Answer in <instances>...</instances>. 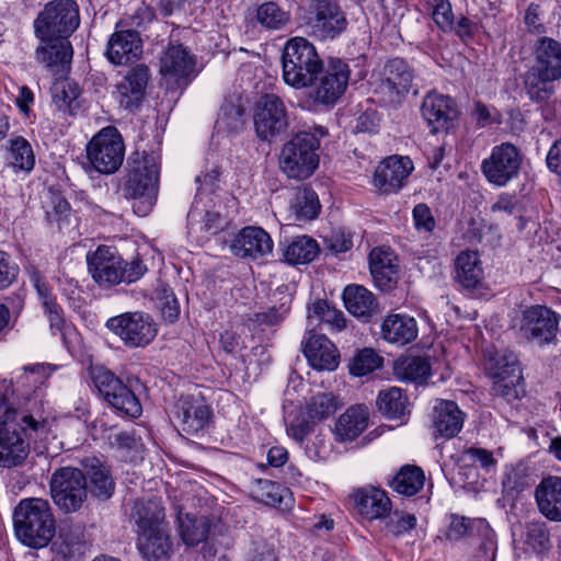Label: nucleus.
Wrapping results in <instances>:
<instances>
[{
  "instance_id": "f257e3e1",
  "label": "nucleus",
  "mask_w": 561,
  "mask_h": 561,
  "mask_svg": "<svg viewBox=\"0 0 561 561\" xmlns=\"http://www.w3.org/2000/svg\"><path fill=\"white\" fill-rule=\"evenodd\" d=\"M130 522L136 534V545L140 554L148 561H159L169 557L171 541L165 508L160 497H142L134 501Z\"/></svg>"
},
{
  "instance_id": "f03ea898",
  "label": "nucleus",
  "mask_w": 561,
  "mask_h": 561,
  "mask_svg": "<svg viewBox=\"0 0 561 561\" xmlns=\"http://www.w3.org/2000/svg\"><path fill=\"white\" fill-rule=\"evenodd\" d=\"M48 432L46 421L5 408L0 415V467H19L26 460L30 446L26 439H42Z\"/></svg>"
},
{
  "instance_id": "7ed1b4c3",
  "label": "nucleus",
  "mask_w": 561,
  "mask_h": 561,
  "mask_svg": "<svg viewBox=\"0 0 561 561\" xmlns=\"http://www.w3.org/2000/svg\"><path fill=\"white\" fill-rule=\"evenodd\" d=\"M160 156L142 152L128 158L127 175L123 185L126 198L134 199L133 209L138 216H147L154 206L159 191Z\"/></svg>"
},
{
  "instance_id": "20e7f679",
  "label": "nucleus",
  "mask_w": 561,
  "mask_h": 561,
  "mask_svg": "<svg viewBox=\"0 0 561 561\" xmlns=\"http://www.w3.org/2000/svg\"><path fill=\"white\" fill-rule=\"evenodd\" d=\"M13 525L16 538L26 547H46L56 534V520L47 500L23 499L13 511Z\"/></svg>"
},
{
  "instance_id": "39448f33",
  "label": "nucleus",
  "mask_w": 561,
  "mask_h": 561,
  "mask_svg": "<svg viewBox=\"0 0 561 561\" xmlns=\"http://www.w3.org/2000/svg\"><path fill=\"white\" fill-rule=\"evenodd\" d=\"M534 56L524 85L530 100L543 102L554 93V82L561 80V43L543 36L537 41Z\"/></svg>"
},
{
  "instance_id": "423d86ee",
  "label": "nucleus",
  "mask_w": 561,
  "mask_h": 561,
  "mask_svg": "<svg viewBox=\"0 0 561 561\" xmlns=\"http://www.w3.org/2000/svg\"><path fill=\"white\" fill-rule=\"evenodd\" d=\"M327 135L328 129L322 126L297 133L282 148L279 156L282 171L289 179L295 180H305L311 176L319 165L317 151L320 147V138Z\"/></svg>"
},
{
  "instance_id": "0eeeda50",
  "label": "nucleus",
  "mask_w": 561,
  "mask_h": 561,
  "mask_svg": "<svg viewBox=\"0 0 561 561\" xmlns=\"http://www.w3.org/2000/svg\"><path fill=\"white\" fill-rule=\"evenodd\" d=\"M87 262L93 280L104 288L134 283L147 272L139 257L127 262L115 248L107 245H99L93 253L88 254Z\"/></svg>"
},
{
  "instance_id": "6e6552de",
  "label": "nucleus",
  "mask_w": 561,
  "mask_h": 561,
  "mask_svg": "<svg viewBox=\"0 0 561 561\" xmlns=\"http://www.w3.org/2000/svg\"><path fill=\"white\" fill-rule=\"evenodd\" d=\"M322 68L323 61L308 39L297 36L286 42L282 53V71L286 84L295 89L309 87Z\"/></svg>"
},
{
  "instance_id": "1a4fd4ad",
  "label": "nucleus",
  "mask_w": 561,
  "mask_h": 561,
  "mask_svg": "<svg viewBox=\"0 0 561 561\" xmlns=\"http://www.w3.org/2000/svg\"><path fill=\"white\" fill-rule=\"evenodd\" d=\"M79 23V7L76 1L54 0L44 7L34 21L35 35L39 41L56 36L69 38Z\"/></svg>"
},
{
  "instance_id": "9d476101",
  "label": "nucleus",
  "mask_w": 561,
  "mask_h": 561,
  "mask_svg": "<svg viewBox=\"0 0 561 561\" xmlns=\"http://www.w3.org/2000/svg\"><path fill=\"white\" fill-rule=\"evenodd\" d=\"M91 380L100 396L118 413L128 417H139L142 407L136 394L104 366L90 368Z\"/></svg>"
},
{
  "instance_id": "9b49d317",
  "label": "nucleus",
  "mask_w": 561,
  "mask_h": 561,
  "mask_svg": "<svg viewBox=\"0 0 561 561\" xmlns=\"http://www.w3.org/2000/svg\"><path fill=\"white\" fill-rule=\"evenodd\" d=\"M54 503L65 513L79 511L88 499L87 478L78 468L57 469L49 481Z\"/></svg>"
},
{
  "instance_id": "f8f14e48",
  "label": "nucleus",
  "mask_w": 561,
  "mask_h": 561,
  "mask_svg": "<svg viewBox=\"0 0 561 561\" xmlns=\"http://www.w3.org/2000/svg\"><path fill=\"white\" fill-rule=\"evenodd\" d=\"M347 20L339 0H309L307 33L328 41L340 36L347 27Z\"/></svg>"
},
{
  "instance_id": "ddd939ff",
  "label": "nucleus",
  "mask_w": 561,
  "mask_h": 561,
  "mask_svg": "<svg viewBox=\"0 0 561 561\" xmlns=\"http://www.w3.org/2000/svg\"><path fill=\"white\" fill-rule=\"evenodd\" d=\"M492 379V393L512 402L519 399L525 390L518 359L514 353L496 354L486 363Z\"/></svg>"
},
{
  "instance_id": "4468645a",
  "label": "nucleus",
  "mask_w": 561,
  "mask_h": 561,
  "mask_svg": "<svg viewBox=\"0 0 561 561\" xmlns=\"http://www.w3.org/2000/svg\"><path fill=\"white\" fill-rule=\"evenodd\" d=\"M351 69L344 60L330 58L310 84L309 99L318 105L332 106L344 94Z\"/></svg>"
},
{
  "instance_id": "2eb2a0df",
  "label": "nucleus",
  "mask_w": 561,
  "mask_h": 561,
  "mask_svg": "<svg viewBox=\"0 0 561 561\" xmlns=\"http://www.w3.org/2000/svg\"><path fill=\"white\" fill-rule=\"evenodd\" d=\"M125 147L115 127H105L87 146V157L100 173L112 174L123 163Z\"/></svg>"
},
{
  "instance_id": "dca6fc26",
  "label": "nucleus",
  "mask_w": 561,
  "mask_h": 561,
  "mask_svg": "<svg viewBox=\"0 0 561 561\" xmlns=\"http://www.w3.org/2000/svg\"><path fill=\"white\" fill-rule=\"evenodd\" d=\"M523 164L522 151L512 142L494 146L481 162V172L495 186H505L519 176Z\"/></svg>"
},
{
  "instance_id": "f3484780",
  "label": "nucleus",
  "mask_w": 561,
  "mask_h": 561,
  "mask_svg": "<svg viewBox=\"0 0 561 561\" xmlns=\"http://www.w3.org/2000/svg\"><path fill=\"white\" fill-rule=\"evenodd\" d=\"M106 328L117 335L127 347H145L157 335V327L152 318L144 312H126L112 317Z\"/></svg>"
},
{
  "instance_id": "a211bd4d",
  "label": "nucleus",
  "mask_w": 561,
  "mask_h": 561,
  "mask_svg": "<svg viewBox=\"0 0 561 561\" xmlns=\"http://www.w3.org/2000/svg\"><path fill=\"white\" fill-rule=\"evenodd\" d=\"M254 127L257 137L270 140L288 127V114L284 101L274 93L260 98L254 112Z\"/></svg>"
},
{
  "instance_id": "6ab92c4d",
  "label": "nucleus",
  "mask_w": 561,
  "mask_h": 561,
  "mask_svg": "<svg viewBox=\"0 0 561 561\" xmlns=\"http://www.w3.org/2000/svg\"><path fill=\"white\" fill-rule=\"evenodd\" d=\"M421 114L432 134H447L456 127L460 112L453 98L430 92L423 99Z\"/></svg>"
},
{
  "instance_id": "aec40b11",
  "label": "nucleus",
  "mask_w": 561,
  "mask_h": 561,
  "mask_svg": "<svg viewBox=\"0 0 561 561\" xmlns=\"http://www.w3.org/2000/svg\"><path fill=\"white\" fill-rule=\"evenodd\" d=\"M560 316L552 309L535 305L523 312L520 332L538 345L552 343L559 330Z\"/></svg>"
},
{
  "instance_id": "412c9836",
  "label": "nucleus",
  "mask_w": 561,
  "mask_h": 561,
  "mask_svg": "<svg viewBox=\"0 0 561 561\" xmlns=\"http://www.w3.org/2000/svg\"><path fill=\"white\" fill-rule=\"evenodd\" d=\"M413 168V162L409 157H388L377 167L374 184L381 193H397L407 182Z\"/></svg>"
},
{
  "instance_id": "4be33fe9",
  "label": "nucleus",
  "mask_w": 561,
  "mask_h": 561,
  "mask_svg": "<svg viewBox=\"0 0 561 561\" xmlns=\"http://www.w3.org/2000/svg\"><path fill=\"white\" fill-rule=\"evenodd\" d=\"M175 415L188 435L203 431L210 422L211 409L202 396H182L175 404Z\"/></svg>"
},
{
  "instance_id": "5701e85b",
  "label": "nucleus",
  "mask_w": 561,
  "mask_h": 561,
  "mask_svg": "<svg viewBox=\"0 0 561 561\" xmlns=\"http://www.w3.org/2000/svg\"><path fill=\"white\" fill-rule=\"evenodd\" d=\"M150 78L149 68L144 65H137L131 68L124 77L123 81L116 85V99L122 107L129 112L139 108Z\"/></svg>"
},
{
  "instance_id": "b1692460",
  "label": "nucleus",
  "mask_w": 561,
  "mask_h": 561,
  "mask_svg": "<svg viewBox=\"0 0 561 561\" xmlns=\"http://www.w3.org/2000/svg\"><path fill=\"white\" fill-rule=\"evenodd\" d=\"M414 78V70L401 58L390 59L383 68V79L379 84L381 93L388 95L389 102H398L409 92Z\"/></svg>"
},
{
  "instance_id": "393cba45",
  "label": "nucleus",
  "mask_w": 561,
  "mask_h": 561,
  "mask_svg": "<svg viewBox=\"0 0 561 561\" xmlns=\"http://www.w3.org/2000/svg\"><path fill=\"white\" fill-rule=\"evenodd\" d=\"M455 280L470 296L484 288V275L479 254L476 251H461L455 260Z\"/></svg>"
},
{
  "instance_id": "a878e982",
  "label": "nucleus",
  "mask_w": 561,
  "mask_h": 561,
  "mask_svg": "<svg viewBox=\"0 0 561 561\" xmlns=\"http://www.w3.org/2000/svg\"><path fill=\"white\" fill-rule=\"evenodd\" d=\"M142 54V42L135 30H119L114 32L106 48V57L113 65H127L136 61Z\"/></svg>"
},
{
  "instance_id": "bb28decb",
  "label": "nucleus",
  "mask_w": 561,
  "mask_h": 561,
  "mask_svg": "<svg viewBox=\"0 0 561 561\" xmlns=\"http://www.w3.org/2000/svg\"><path fill=\"white\" fill-rule=\"evenodd\" d=\"M230 250L242 259H259L272 252L273 241L262 228L245 227L234 237Z\"/></svg>"
},
{
  "instance_id": "cd10ccee",
  "label": "nucleus",
  "mask_w": 561,
  "mask_h": 561,
  "mask_svg": "<svg viewBox=\"0 0 561 561\" xmlns=\"http://www.w3.org/2000/svg\"><path fill=\"white\" fill-rule=\"evenodd\" d=\"M302 351L309 364L318 370H334L339 365V354L334 344L323 334L309 332Z\"/></svg>"
},
{
  "instance_id": "c85d7f7f",
  "label": "nucleus",
  "mask_w": 561,
  "mask_h": 561,
  "mask_svg": "<svg viewBox=\"0 0 561 561\" xmlns=\"http://www.w3.org/2000/svg\"><path fill=\"white\" fill-rule=\"evenodd\" d=\"M88 493L100 501H106L114 494L115 482L107 466L96 457H85L82 460Z\"/></svg>"
},
{
  "instance_id": "c756f323",
  "label": "nucleus",
  "mask_w": 561,
  "mask_h": 561,
  "mask_svg": "<svg viewBox=\"0 0 561 561\" xmlns=\"http://www.w3.org/2000/svg\"><path fill=\"white\" fill-rule=\"evenodd\" d=\"M369 270L376 286L382 291H390L397 285L399 266L391 252L374 249L369 254Z\"/></svg>"
},
{
  "instance_id": "7c9ffc66",
  "label": "nucleus",
  "mask_w": 561,
  "mask_h": 561,
  "mask_svg": "<svg viewBox=\"0 0 561 561\" xmlns=\"http://www.w3.org/2000/svg\"><path fill=\"white\" fill-rule=\"evenodd\" d=\"M343 301L346 310L364 322H369L380 313L375 295L362 285H347L343 291Z\"/></svg>"
},
{
  "instance_id": "2f4dec72",
  "label": "nucleus",
  "mask_w": 561,
  "mask_h": 561,
  "mask_svg": "<svg viewBox=\"0 0 561 561\" xmlns=\"http://www.w3.org/2000/svg\"><path fill=\"white\" fill-rule=\"evenodd\" d=\"M358 514L368 520L383 518L391 511V501L387 493L377 488H363L352 495Z\"/></svg>"
},
{
  "instance_id": "473e14b6",
  "label": "nucleus",
  "mask_w": 561,
  "mask_h": 561,
  "mask_svg": "<svg viewBox=\"0 0 561 561\" xmlns=\"http://www.w3.org/2000/svg\"><path fill=\"white\" fill-rule=\"evenodd\" d=\"M539 512L551 522H561V477L543 478L535 489Z\"/></svg>"
},
{
  "instance_id": "72a5a7b5",
  "label": "nucleus",
  "mask_w": 561,
  "mask_h": 561,
  "mask_svg": "<svg viewBox=\"0 0 561 561\" xmlns=\"http://www.w3.org/2000/svg\"><path fill=\"white\" fill-rule=\"evenodd\" d=\"M42 42L44 45L35 50V58L39 64L56 72L71 64L73 50L68 38L56 36Z\"/></svg>"
},
{
  "instance_id": "f704fd0d",
  "label": "nucleus",
  "mask_w": 561,
  "mask_h": 561,
  "mask_svg": "<svg viewBox=\"0 0 561 561\" xmlns=\"http://www.w3.org/2000/svg\"><path fill=\"white\" fill-rule=\"evenodd\" d=\"M380 333L381 337L389 343L405 345L417 337L419 329L413 317L391 313L383 319Z\"/></svg>"
},
{
  "instance_id": "c9c22d12",
  "label": "nucleus",
  "mask_w": 561,
  "mask_h": 561,
  "mask_svg": "<svg viewBox=\"0 0 561 561\" xmlns=\"http://www.w3.org/2000/svg\"><path fill=\"white\" fill-rule=\"evenodd\" d=\"M195 58L182 45H169L160 59V72L176 79L187 78L194 73Z\"/></svg>"
},
{
  "instance_id": "e433bc0d",
  "label": "nucleus",
  "mask_w": 561,
  "mask_h": 561,
  "mask_svg": "<svg viewBox=\"0 0 561 561\" xmlns=\"http://www.w3.org/2000/svg\"><path fill=\"white\" fill-rule=\"evenodd\" d=\"M463 413L454 401L440 400L434 410V427L444 438L455 437L463 425Z\"/></svg>"
},
{
  "instance_id": "4c0bfd02",
  "label": "nucleus",
  "mask_w": 561,
  "mask_h": 561,
  "mask_svg": "<svg viewBox=\"0 0 561 561\" xmlns=\"http://www.w3.org/2000/svg\"><path fill=\"white\" fill-rule=\"evenodd\" d=\"M368 425L367 409L362 405L348 408L340 415L334 433L340 442L354 440Z\"/></svg>"
},
{
  "instance_id": "58836bf2",
  "label": "nucleus",
  "mask_w": 561,
  "mask_h": 561,
  "mask_svg": "<svg viewBox=\"0 0 561 561\" xmlns=\"http://www.w3.org/2000/svg\"><path fill=\"white\" fill-rule=\"evenodd\" d=\"M394 376L402 381L421 383L431 375V364L422 356H400L393 365Z\"/></svg>"
},
{
  "instance_id": "ea45409f",
  "label": "nucleus",
  "mask_w": 561,
  "mask_h": 561,
  "mask_svg": "<svg viewBox=\"0 0 561 561\" xmlns=\"http://www.w3.org/2000/svg\"><path fill=\"white\" fill-rule=\"evenodd\" d=\"M178 522L180 536L185 545L194 547L207 539L210 531L208 517L179 513Z\"/></svg>"
},
{
  "instance_id": "a19ab883",
  "label": "nucleus",
  "mask_w": 561,
  "mask_h": 561,
  "mask_svg": "<svg viewBox=\"0 0 561 561\" xmlns=\"http://www.w3.org/2000/svg\"><path fill=\"white\" fill-rule=\"evenodd\" d=\"M425 482V474L422 468L415 465H404L390 480V488L404 496H413L419 493Z\"/></svg>"
},
{
  "instance_id": "79ce46f5",
  "label": "nucleus",
  "mask_w": 561,
  "mask_h": 561,
  "mask_svg": "<svg viewBox=\"0 0 561 561\" xmlns=\"http://www.w3.org/2000/svg\"><path fill=\"white\" fill-rule=\"evenodd\" d=\"M317 241L308 236L293 238L283 249L285 262L290 265L308 264L319 254Z\"/></svg>"
},
{
  "instance_id": "37998d69",
  "label": "nucleus",
  "mask_w": 561,
  "mask_h": 561,
  "mask_svg": "<svg viewBox=\"0 0 561 561\" xmlns=\"http://www.w3.org/2000/svg\"><path fill=\"white\" fill-rule=\"evenodd\" d=\"M7 163L16 171L30 172L35 165V154L31 144L22 136L10 139Z\"/></svg>"
},
{
  "instance_id": "c03bdc74",
  "label": "nucleus",
  "mask_w": 561,
  "mask_h": 561,
  "mask_svg": "<svg viewBox=\"0 0 561 561\" xmlns=\"http://www.w3.org/2000/svg\"><path fill=\"white\" fill-rule=\"evenodd\" d=\"M243 115L244 108L238 99L226 100L220 107V113L215 123V128L219 133H237L243 127Z\"/></svg>"
},
{
  "instance_id": "a18cd8bd",
  "label": "nucleus",
  "mask_w": 561,
  "mask_h": 561,
  "mask_svg": "<svg viewBox=\"0 0 561 561\" xmlns=\"http://www.w3.org/2000/svg\"><path fill=\"white\" fill-rule=\"evenodd\" d=\"M53 102L59 111L73 115L79 104L80 90L76 82L59 81L51 88Z\"/></svg>"
},
{
  "instance_id": "49530a36",
  "label": "nucleus",
  "mask_w": 561,
  "mask_h": 561,
  "mask_svg": "<svg viewBox=\"0 0 561 561\" xmlns=\"http://www.w3.org/2000/svg\"><path fill=\"white\" fill-rule=\"evenodd\" d=\"M291 209L298 220H311L320 210L317 193L310 187L299 190L291 201Z\"/></svg>"
},
{
  "instance_id": "de8ad7c7",
  "label": "nucleus",
  "mask_w": 561,
  "mask_h": 561,
  "mask_svg": "<svg viewBox=\"0 0 561 561\" xmlns=\"http://www.w3.org/2000/svg\"><path fill=\"white\" fill-rule=\"evenodd\" d=\"M377 405L388 419H398L404 414L407 397L403 396L400 388L391 387L379 392Z\"/></svg>"
},
{
  "instance_id": "09e8293b",
  "label": "nucleus",
  "mask_w": 561,
  "mask_h": 561,
  "mask_svg": "<svg viewBox=\"0 0 561 561\" xmlns=\"http://www.w3.org/2000/svg\"><path fill=\"white\" fill-rule=\"evenodd\" d=\"M256 21L267 30H279L289 21V14L275 2H265L256 9Z\"/></svg>"
},
{
  "instance_id": "8fccbe9b",
  "label": "nucleus",
  "mask_w": 561,
  "mask_h": 561,
  "mask_svg": "<svg viewBox=\"0 0 561 561\" xmlns=\"http://www.w3.org/2000/svg\"><path fill=\"white\" fill-rule=\"evenodd\" d=\"M306 410L308 419L312 421L328 419L337 410L336 397L332 393H318L311 397Z\"/></svg>"
},
{
  "instance_id": "3c124183",
  "label": "nucleus",
  "mask_w": 561,
  "mask_h": 561,
  "mask_svg": "<svg viewBox=\"0 0 561 561\" xmlns=\"http://www.w3.org/2000/svg\"><path fill=\"white\" fill-rule=\"evenodd\" d=\"M381 365L382 357L373 348H363L355 354L350 365V371L354 376H365L381 367Z\"/></svg>"
},
{
  "instance_id": "603ef678",
  "label": "nucleus",
  "mask_w": 561,
  "mask_h": 561,
  "mask_svg": "<svg viewBox=\"0 0 561 561\" xmlns=\"http://www.w3.org/2000/svg\"><path fill=\"white\" fill-rule=\"evenodd\" d=\"M526 543L537 552L547 551L550 548V535L542 522H531L526 526Z\"/></svg>"
},
{
  "instance_id": "864d4df0",
  "label": "nucleus",
  "mask_w": 561,
  "mask_h": 561,
  "mask_svg": "<svg viewBox=\"0 0 561 561\" xmlns=\"http://www.w3.org/2000/svg\"><path fill=\"white\" fill-rule=\"evenodd\" d=\"M278 307L268 308L266 311L255 313L254 321L264 325H276L288 314L291 305V296L285 295Z\"/></svg>"
},
{
  "instance_id": "5fc2aeb1",
  "label": "nucleus",
  "mask_w": 561,
  "mask_h": 561,
  "mask_svg": "<svg viewBox=\"0 0 561 561\" xmlns=\"http://www.w3.org/2000/svg\"><path fill=\"white\" fill-rule=\"evenodd\" d=\"M477 527L479 530L483 531V540L479 546L476 561H495L497 549L495 534L490 529L489 525L482 520L477 523Z\"/></svg>"
},
{
  "instance_id": "6e6d98bb",
  "label": "nucleus",
  "mask_w": 561,
  "mask_h": 561,
  "mask_svg": "<svg viewBox=\"0 0 561 561\" xmlns=\"http://www.w3.org/2000/svg\"><path fill=\"white\" fill-rule=\"evenodd\" d=\"M433 20L438 28L445 33L451 32L454 27V13L449 0H432Z\"/></svg>"
},
{
  "instance_id": "4d7b16f0",
  "label": "nucleus",
  "mask_w": 561,
  "mask_h": 561,
  "mask_svg": "<svg viewBox=\"0 0 561 561\" xmlns=\"http://www.w3.org/2000/svg\"><path fill=\"white\" fill-rule=\"evenodd\" d=\"M259 489L255 495L256 500L266 504L275 506L280 504L283 501L282 491L283 488L280 484L273 482L271 480H259Z\"/></svg>"
},
{
  "instance_id": "13d9d810",
  "label": "nucleus",
  "mask_w": 561,
  "mask_h": 561,
  "mask_svg": "<svg viewBox=\"0 0 561 561\" xmlns=\"http://www.w3.org/2000/svg\"><path fill=\"white\" fill-rule=\"evenodd\" d=\"M70 214V204L58 193H51L46 215L49 221H56L59 226Z\"/></svg>"
},
{
  "instance_id": "bf43d9fd",
  "label": "nucleus",
  "mask_w": 561,
  "mask_h": 561,
  "mask_svg": "<svg viewBox=\"0 0 561 561\" xmlns=\"http://www.w3.org/2000/svg\"><path fill=\"white\" fill-rule=\"evenodd\" d=\"M412 216L417 231L432 232L434 230L436 221L426 204L420 203L415 205Z\"/></svg>"
},
{
  "instance_id": "052dcab7",
  "label": "nucleus",
  "mask_w": 561,
  "mask_h": 561,
  "mask_svg": "<svg viewBox=\"0 0 561 561\" xmlns=\"http://www.w3.org/2000/svg\"><path fill=\"white\" fill-rule=\"evenodd\" d=\"M19 266L10 254L0 250V289L8 288L18 277Z\"/></svg>"
},
{
  "instance_id": "680f3d73",
  "label": "nucleus",
  "mask_w": 561,
  "mask_h": 561,
  "mask_svg": "<svg viewBox=\"0 0 561 561\" xmlns=\"http://www.w3.org/2000/svg\"><path fill=\"white\" fill-rule=\"evenodd\" d=\"M30 282L35 288L43 307L56 301L51 286L37 270L30 272Z\"/></svg>"
},
{
  "instance_id": "e2e57ef3",
  "label": "nucleus",
  "mask_w": 561,
  "mask_h": 561,
  "mask_svg": "<svg viewBox=\"0 0 561 561\" xmlns=\"http://www.w3.org/2000/svg\"><path fill=\"white\" fill-rule=\"evenodd\" d=\"M465 458L472 465H479L482 469L490 471L496 466L492 451L483 448L470 447L463 453Z\"/></svg>"
},
{
  "instance_id": "0e129e2a",
  "label": "nucleus",
  "mask_w": 561,
  "mask_h": 561,
  "mask_svg": "<svg viewBox=\"0 0 561 561\" xmlns=\"http://www.w3.org/2000/svg\"><path fill=\"white\" fill-rule=\"evenodd\" d=\"M416 525V517L412 514H398L394 513L393 516H390L387 522V529L389 533L399 536L403 533H407L413 529Z\"/></svg>"
},
{
  "instance_id": "69168bd1",
  "label": "nucleus",
  "mask_w": 561,
  "mask_h": 561,
  "mask_svg": "<svg viewBox=\"0 0 561 561\" xmlns=\"http://www.w3.org/2000/svg\"><path fill=\"white\" fill-rule=\"evenodd\" d=\"M473 529V523L466 518L460 516H454L451 518V522L449 524L448 530H447V539L457 541L461 539L463 536L471 533Z\"/></svg>"
},
{
  "instance_id": "338daca9",
  "label": "nucleus",
  "mask_w": 561,
  "mask_h": 561,
  "mask_svg": "<svg viewBox=\"0 0 561 561\" xmlns=\"http://www.w3.org/2000/svg\"><path fill=\"white\" fill-rule=\"evenodd\" d=\"M327 245L335 254L346 252L353 247L352 236L344 231H333L327 239Z\"/></svg>"
},
{
  "instance_id": "774afa93",
  "label": "nucleus",
  "mask_w": 561,
  "mask_h": 561,
  "mask_svg": "<svg viewBox=\"0 0 561 561\" xmlns=\"http://www.w3.org/2000/svg\"><path fill=\"white\" fill-rule=\"evenodd\" d=\"M305 453L307 457L313 461L324 459L328 453L324 437L319 434L308 440L305 445Z\"/></svg>"
}]
</instances>
